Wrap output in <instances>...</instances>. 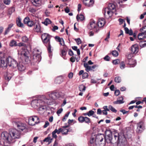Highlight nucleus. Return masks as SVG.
<instances>
[{"instance_id": "1", "label": "nucleus", "mask_w": 146, "mask_h": 146, "mask_svg": "<svg viewBox=\"0 0 146 146\" xmlns=\"http://www.w3.org/2000/svg\"><path fill=\"white\" fill-rule=\"evenodd\" d=\"M22 47L18 51L19 58L22 60H24L26 63L31 64L32 61L38 63L41 60V52L36 48L33 49L32 53L33 59H31V54L28 49H31V46H21Z\"/></svg>"}, {"instance_id": "2", "label": "nucleus", "mask_w": 146, "mask_h": 146, "mask_svg": "<svg viewBox=\"0 0 146 146\" xmlns=\"http://www.w3.org/2000/svg\"><path fill=\"white\" fill-rule=\"evenodd\" d=\"M105 143H117V146H125L127 143L126 139L121 133L115 131L105 136Z\"/></svg>"}, {"instance_id": "3", "label": "nucleus", "mask_w": 146, "mask_h": 146, "mask_svg": "<svg viewBox=\"0 0 146 146\" xmlns=\"http://www.w3.org/2000/svg\"><path fill=\"white\" fill-rule=\"evenodd\" d=\"M52 104V100L48 99L45 96H39L37 98L33 100L31 102L32 107L37 109L38 111H44L46 106Z\"/></svg>"}, {"instance_id": "4", "label": "nucleus", "mask_w": 146, "mask_h": 146, "mask_svg": "<svg viewBox=\"0 0 146 146\" xmlns=\"http://www.w3.org/2000/svg\"><path fill=\"white\" fill-rule=\"evenodd\" d=\"M21 137V132L15 128H13L10 131V140L14 142L16 139H19Z\"/></svg>"}, {"instance_id": "5", "label": "nucleus", "mask_w": 146, "mask_h": 146, "mask_svg": "<svg viewBox=\"0 0 146 146\" xmlns=\"http://www.w3.org/2000/svg\"><path fill=\"white\" fill-rule=\"evenodd\" d=\"M105 136L103 134H99L96 136V146H104L105 141L104 140Z\"/></svg>"}, {"instance_id": "6", "label": "nucleus", "mask_w": 146, "mask_h": 146, "mask_svg": "<svg viewBox=\"0 0 146 146\" xmlns=\"http://www.w3.org/2000/svg\"><path fill=\"white\" fill-rule=\"evenodd\" d=\"M12 121L13 125L17 127L18 129H19L18 130L20 131V132L26 129V124L18 121L17 119H13Z\"/></svg>"}, {"instance_id": "7", "label": "nucleus", "mask_w": 146, "mask_h": 146, "mask_svg": "<svg viewBox=\"0 0 146 146\" xmlns=\"http://www.w3.org/2000/svg\"><path fill=\"white\" fill-rule=\"evenodd\" d=\"M145 129V123L143 121H140L137 123L136 132L140 133L142 132Z\"/></svg>"}, {"instance_id": "8", "label": "nucleus", "mask_w": 146, "mask_h": 146, "mask_svg": "<svg viewBox=\"0 0 146 146\" xmlns=\"http://www.w3.org/2000/svg\"><path fill=\"white\" fill-rule=\"evenodd\" d=\"M60 96L58 92L55 91H52L48 92L47 94V97L48 99H50L52 100V104L53 100H55L58 98Z\"/></svg>"}, {"instance_id": "9", "label": "nucleus", "mask_w": 146, "mask_h": 146, "mask_svg": "<svg viewBox=\"0 0 146 146\" xmlns=\"http://www.w3.org/2000/svg\"><path fill=\"white\" fill-rule=\"evenodd\" d=\"M51 36L47 33H44L42 35L41 38L44 44L46 45L48 44V46H50V39Z\"/></svg>"}, {"instance_id": "10", "label": "nucleus", "mask_w": 146, "mask_h": 146, "mask_svg": "<svg viewBox=\"0 0 146 146\" xmlns=\"http://www.w3.org/2000/svg\"><path fill=\"white\" fill-rule=\"evenodd\" d=\"M39 118L36 116L29 117L28 119V123L30 125H34L39 122Z\"/></svg>"}, {"instance_id": "11", "label": "nucleus", "mask_w": 146, "mask_h": 146, "mask_svg": "<svg viewBox=\"0 0 146 146\" xmlns=\"http://www.w3.org/2000/svg\"><path fill=\"white\" fill-rule=\"evenodd\" d=\"M113 11H111L108 8H105L103 10V12L106 17L109 18L111 17L113 15Z\"/></svg>"}, {"instance_id": "12", "label": "nucleus", "mask_w": 146, "mask_h": 146, "mask_svg": "<svg viewBox=\"0 0 146 146\" xmlns=\"http://www.w3.org/2000/svg\"><path fill=\"white\" fill-rule=\"evenodd\" d=\"M78 119L79 122L81 123L85 122L86 123L89 124L90 122V118L86 117L80 116L78 117Z\"/></svg>"}, {"instance_id": "13", "label": "nucleus", "mask_w": 146, "mask_h": 146, "mask_svg": "<svg viewBox=\"0 0 146 146\" xmlns=\"http://www.w3.org/2000/svg\"><path fill=\"white\" fill-rule=\"evenodd\" d=\"M18 64L17 61L14 59L11 58V62L10 63V67L13 69L15 70L16 69Z\"/></svg>"}, {"instance_id": "14", "label": "nucleus", "mask_w": 146, "mask_h": 146, "mask_svg": "<svg viewBox=\"0 0 146 146\" xmlns=\"http://www.w3.org/2000/svg\"><path fill=\"white\" fill-rule=\"evenodd\" d=\"M89 27L90 29H94L95 31L97 32L99 31V29L98 28L96 27L95 21H92L90 23Z\"/></svg>"}, {"instance_id": "15", "label": "nucleus", "mask_w": 146, "mask_h": 146, "mask_svg": "<svg viewBox=\"0 0 146 146\" xmlns=\"http://www.w3.org/2000/svg\"><path fill=\"white\" fill-rule=\"evenodd\" d=\"M31 2L33 5L39 7L43 4L42 0H31Z\"/></svg>"}, {"instance_id": "16", "label": "nucleus", "mask_w": 146, "mask_h": 146, "mask_svg": "<svg viewBox=\"0 0 146 146\" xmlns=\"http://www.w3.org/2000/svg\"><path fill=\"white\" fill-rule=\"evenodd\" d=\"M9 57L6 59V62L3 60H2L0 59V68L2 67L3 69H5L6 68L7 64H9L8 62Z\"/></svg>"}, {"instance_id": "17", "label": "nucleus", "mask_w": 146, "mask_h": 146, "mask_svg": "<svg viewBox=\"0 0 146 146\" xmlns=\"http://www.w3.org/2000/svg\"><path fill=\"white\" fill-rule=\"evenodd\" d=\"M83 2L86 6L88 7L92 6L94 3L93 0H83Z\"/></svg>"}, {"instance_id": "18", "label": "nucleus", "mask_w": 146, "mask_h": 146, "mask_svg": "<svg viewBox=\"0 0 146 146\" xmlns=\"http://www.w3.org/2000/svg\"><path fill=\"white\" fill-rule=\"evenodd\" d=\"M105 23V20L104 18H100L98 21V25L99 27H103Z\"/></svg>"}, {"instance_id": "19", "label": "nucleus", "mask_w": 146, "mask_h": 146, "mask_svg": "<svg viewBox=\"0 0 146 146\" xmlns=\"http://www.w3.org/2000/svg\"><path fill=\"white\" fill-rule=\"evenodd\" d=\"M129 50L132 54H136L138 52L139 48L138 46H131Z\"/></svg>"}, {"instance_id": "20", "label": "nucleus", "mask_w": 146, "mask_h": 146, "mask_svg": "<svg viewBox=\"0 0 146 146\" xmlns=\"http://www.w3.org/2000/svg\"><path fill=\"white\" fill-rule=\"evenodd\" d=\"M67 48L66 47H64L63 49L60 50L61 53L60 55L65 60L66 59L65 57L67 54Z\"/></svg>"}, {"instance_id": "21", "label": "nucleus", "mask_w": 146, "mask_h": 146, "mask_svg": "<svg viewBox=\"0 0 146 146\" xmlns=\"http://www.w3.org/2000/svg\"><path fill=\"white\" fill-rule=\"evenodd\" d=\"M96 136H92L90 140V146H96V145L95 138Z\"/></svg>"}, {"instance_id": "22", "label": "nucleus", "mask_w": 146, "mask_h": 146, "mask_svg": "<svg viewBox=\"0 0 146 146\" xmlns=\"http://www.w3.org/2000/svg\"><path fill=\"white\" fill-rule=\"evenodd\" d=\"M55 38L56 40L59 42L61 46H64V40L62 38H60L58 36H55Z\"/></svg>"}, {"instance_id": "23", "label": "nucleus", "mask_w": 146, "mask_h": 146, "mask_svg": "<svg viewBox=\"0 0 146 146\" xmlns=\"http://www.w3.org/2000/svg\"><path fill=\"white\" fill-rule=\"evenodd\" d=\"M51 134H49L47 137L45 138L44 140V142H48L49 144L51 143L53 140V139L51 138Z\"/></svg>"}, {"instance_id": "24", "label": "nucleus", "mask_w": 146, "mask_h": 146, "mask_svg": "<svg viewBox=\"0 0 146 146\" xmlns=\"http://www.w3.org/2000/svg\"><path fill=\"white\" fill-rule=\"evenodd\" d=\"M68 127V126H65L61 128V130H62L61 133L62 135H66L68 134L69 130L68 129H66V128Z\"/></svg>"}, {"instance_id": "25", "label": "nucleus", "mask_w": 146, "mask_h": 146, "mask_svg": "<svg viewBox=\"0 0 146 146\" xmlns=\"http://www.w3.org/2000/svg\"><path fill=\"white\" fill-rule=\"evenodd\" d=\"M34 30L37 33H41L42 32L41 30L39 24H36L34 28Z\"/></svg>"}, {"instance_id": "26", "label": "nucleus", "mask_w": 146, "mask_h": 146, "mask_svg": "<svg viewBox=\"0 0 146 146\" xmlns=\"http://www.w3.org/2000/svg\"><path fill=\"white\" fill-rule=\"evenodd\" d=\"M119 100H117V101L113 102V104H120L123 103L124 102L123 101V98L122 96L119 97Z\"/></svg>"}, {"instance_id": "27", "label": "nucleus", "mask_w": 146, "mask_h": 146, "mask_svg": "<svg viewBox=\"0 0 146 146\" xmlns=\"http://www.w3.org/2000/svg\"><path fill=\"white\" fill-rule=\"evenodd\" d=\"M17 66L18 70L21 71H24L25 69V66L21 62L19 63Z\"/></svg>"}, {"instance_id": "28", "label": "nucleus", "mask_w": 146, "mask_h": 146, "mask_svg": "<svg viewBox=\"0 0 146 146\" xmlns=\"http://www.w3.org/2000/svg\"><path fill=\"white\" fill-rule=\"evenodd\" d=\"M1 137L4 139L8 141L9 135L6 132H3L1 135Z\"/></svg>"}, {"instance_id": "29", "label": "nucleus", "mask_w": 146, "mask_h": 146, "mask_svg": "<svg viewBox=\"0 0 146 146\" xmlns=\"http://www.w3.org/2000/svg\"><path fill=\"white\" fill-rule=\"evenodd\" d=\"M146 38V33L143 32L139 34L138 38L139 40H141Z\"/></svg>"}, {"instance_id": "30", "label": "nucleus", "mask_w": 146, "mask_h": 146, "mask_svg": "<svg viewBox=\"0 0 146 146\" xmlns=\"http://www.w3.org/2000/svg\"><path fill=\"white\" fill-rule=\"evenodd\" d=\"M21 19L20 18H18L16 20V23L18 26L20 27H23V24L21 22Z\"/></svg>"}, {"instance_id": "31", "label": "nucleus", "mask_w": 146, "mask_h": 146, "mask_svg": "<svg viewBox=\"0 0 146 146\" xmlns=\"http://www.w3.org/2000/svg\"><path fill=\"white\" fill-rule=\"evenodd\" d=\"M47 49L49 53V56L50 58L52 56V53L54 50L52 46H48Z\"/></svg>"}, {"instance_id": "32", "label": "nucleus", "mask_w": 146, "mask_h": 146, "mask_svg": "<svg viewBox=\"0 0 146 146\" xmlns=\"http://www.w3.org/2000/svg\"><path fill=\"white\" fill-rule=\"evenodd\" d=\"M4 78L6 81L5 82V84L4 85V86H5V85H7L8 84L9 81V78L8 76V74L7 72L4 75Z\"/></svg>"}, {"instance_id": "33", "label": "nucleus", "mask_w": 146, "mask_h": 146, "mask_svg": "<svg viewBox=\"0 0 146 146\" xmlns=\"http://www.w3.org/2000/svg\"><path fill=\"white\" fill-rule=\"evenodd\" d=\"M108 8L111 11H113L115 9V5L113 3H110L108 4Z\"/></svg>"}, {"instance_id": "34", "label": "nucleus", "mask_w": 146, "mask_h": 146, "mask_svg": "<svg viewBox=\"0 0 146 146\" xmlns=\"http://www.w3.org/2000/svg\"><path fill=\"white\" fill-rule=\"evenodd\" d=\"M84 66L86 68L85 70L87 72H88L90 71L91 70V66H89L87 63H84Z\"/></svg>"}, {"instance_id": "35", "label": "nucleus", "mask_w": 146, "mask_h": 146, "mask_svg": "<svg viewBox=\"0 0 146 146\" xmlns=\"http://www.w3.org/2000/svg\"><path fill=\"white\" fill-rule=\"evenodd\" d=\"M76 19L78 21H82L84 19V16L82 14H80L79 15H77L76 17Z\"/></svg>"}, {"instance_id": "36", "label": "nucleus", "mask_w": 146, "mask_h": 146, "mask_svg": "<svg viewBox=\"0 0 146 146\" xmlns=\"http://www.w3.org/2000/svg\"><path fill=\"white\" fill-rule=\"evenodd\" d=\"M136 62L135 59H131L129 61V64L130 65H132L133 67H134L136 64Z\"/></svg>"}, {"instance_id": "37", "label": "nucleus", "mask_w": 146, "mask_h": 146, "mask_svg": "<svg viewBox=\"0 0 146 146\" xmlns=\"http://www.w3.org/2000/svg\"><path fill=\"white\" fill-rule=\"evenodd\" d=\"M115 82L117 83H120L121 82V79L120 77L117 76L115 77L114 79Z\"/></svg>"}, {"instance_id": "38", "label": "nucleus", "mask_w": 146, "mask_h": 146, "mask_svg": "<svg viewBox=\"0 0 146 146\" xmlns=\"http://www.w3.org/2000/svg\"><path fill=\"white\" fill-rule=\"evenodd\" d=\"M125 65L123 61L121 62L120 63L119 67L120 68L121 70L124 69L125 67Z\"/></svg>"}, {"instance_id": "39", "label": "nucleus", "mask_w": 146, "mask_h": 146, "mask_svg": "<svg viewBox=\"0 0 146 146\" xmlns=\"http://www.w3.org/2000/svg\"><path fill=\"white\" fill-rule=\"evenodd\" d=\"M72 48L74 50L76 51L77 54L78 55L80 54V50L79 49H78L77 46H72Z\"/></svg>"}, {"instance_id": "40", "label": "nucleus", "mask_w": 146, "mask_h": 146, "mask_svg": "<svg viewBox=\"0 0 146 146\" xmlns=\"http://www.w3.org/2000/svg\"><path fill=\"white\" fill-rule=\"evenodd\" d=\"M133 54L132 53H127L126 54V57L128 59H131V58L133 56Z\"/></svg>"}, {"instance_id": "41", "label": "nucleus", "mask_w": 146, "mask_h": 146, "mask_svg": "<svg viewBox=\"0 0 146 146\" xmlns=\"http://www.w3.org/2000/svg\"><path fill=\"white\" fill-rule=\"evenodd\" d=\"M51 23V21L48 19L46 18L45 19V21L43 23L47 26L48 24H50Z\"/></svg>"}, {"instance_id": "42", "label": "nucleus", "mask_w": 146, "mask_h": 146, "mask_svg": "<svg viewBox=\"0 0 146 146\" xmlns=\"http://www.w3.org/2000/svg\"><path fill=\"white\" fill-rule=\"evenodd\" d=\"M86 87L83 85H81L79 86V89L80 91H84L86 89Z\"/></svg>"}, {"instance_id": "43", "label": "nucleus", "mask_w": 146, "mask_h": 146, "mask_svg": "<svg viewBox=\"0 0 146 146\" xmlns=\"http://www.w3.org/2000/svg\"><path fill=\"white\" fill-rule=\"evenodd\" d=\"M34 23L33 21L30 20L26 25L29 27H32L34 25Z\"/></svg>"}, {"instance_id": "44", "label": "nucleus", "mask_w": 146, "mask_h": 146, "mask_svg": "<svg viewBox=\"0 0 146 146\" xmlns=\"http://www.w3.org/2000/svg\"><path fill=\"white\" fill-rule=\"evenodd\" d=\"M30 21L29 18L28 17H26L24 19L23 22L24 24H27V23Z\"/></svg>"}, {"instance_id": "45", "label": "nucleus", "mask_w": 146, "mask_h": 146, "mask_svg": "<svg viewBox=\"0 0 146 146\" xmlns=\"http://www.w3.org/2000/svg\"><path fill=\"white\" fill-rule=\"evenodd\" d=\"M120 62V61L119 59H117L114 60L112 62L113 64L114 65H117L119 64Z\"/></svg>"}, {"instance_id": "46", "label": "nucleus", "mask_w": 146, "mask_h": 146, "mask_svg": "<svg viewBox=\"0 0 146 146\" xmlns=\"http://www.w3.org/2000/svg\"><path fill=\"white\" fill-rule=\"evenodd\" d=\"M109 108L110 110L116 113L117 112V110L115 108L111 106H109Z\"/></svg>"}, {"instance_id": "47", "label": "nucleus", "mask_w": 146, "mask_h": 146, "mask_svg": "<svg viewBox=\"0 0 146 146\" xmlns=\"http://www.w3.org/2000/svg\"><path fill=\"white\" fill-rule=\"evenodd\" d=\"M61 78L60 77H57L55 80V82L56 83L60 84L61 83Z\"/></svg>"}, {"instance_id": "48", "label": "nucleus", "mask_w": 146, "mask_h": 146, "mask_svg": "<svg viewBox=\"0 0 146 146\" xmlns=\"http://www.w3.org/2000/svg\"><path fill=\"white\" fill-rule=\"evenodd\" d=\"M22 40L24 42H27L28 40V38L26 36H24L22 38Z\"/></svg>"}, {"instance_id": "49", "label": "nucleus", "mask_w": 146, "mask_h": 146, "mask_svg": "<svg viewBox=\"0 0 146 146\" xmlns=\"http://www.w3.org/2000/svg\"><path fill=\"white\" fill-rule=\"evenodd\" d=\"M112 54L115 57H116L118 55V52L116 50L113 51Z\"/></svg>"}, {"instance_id": "50", "label": "nucleus", "mask_w": 146, "mask_h": 146, "mask_svg": "<svg viewBox=\"0 0 146 146\" xmlns=\"http://www.w3.org/2000/svg\"><path fill=\"white\" fill-rule=\"evenodd\" d=\"M88 115L89 116H90L94 115V112L92 110H90L88 113Z\"/></svg>"}, {"instance_id": "51", "label": "nucleus", "mask_w": 146, "mask_h": 146, "mask_svg": "<svg viewBox=\"0 0 146 146\" xmlns=\"http://www.w3.org/2000/svg\"><path fill=\"white\" fill-rule=\"evenodd\" d=\"M88 76V74L87 72L84 73L82 75V78L84 79L87 78Z\"/></svg>"}, {"instance_id": "52", "label": "nucleus", "mask_w": 146, "mask_h": 146, "mask_svg": "<svg viewBox=\"0 0 146 146\" xmlns=\"http://www.w3.org/2000/svg\"><path fill=\"white\" fill-rule=\"evenodd\" d=\"M56 133L55 131L54 130V131H53L52 133V137L53 138H54L55 139H56L57 137V136L56 135Z\"/></svg>"}, {"instance_id": "53", "label": "nucleus", "mask_w": 146, "mask_h": 146, "mask_svg": "<svg viewBox=\"0 0 146 146\" xmlns=\"http://www.w3.org/2000/svg\"><path fill=\"white\" fill-rule=\"evenodd\" d=\"M61 128H60L58 130L57 129H55L54 130L55 131L56 133H57V134H59L60 132H61L62 130H61Z\"/></svg>"}, {"instance_id": "54", "label": "nucleus", "mask_w": 146, "mask_h": 146, "mask_svg": "<svg viewBox=\"0 0 146 146\" xmlns=\"http://www.w3.org/2000/svg\"><path fill=\"white\" fill-rule=\"evenodd\" d=\"M68 54L70 56H72L74 55V53L71 49H69L68 50Z\"/></svg>"}, {"instance_id": "55", "label": "nucleus", "mask_w": 146, "mask_h": 146, "mask_svg": "<svg viewBox=\"0 0 146 146\" xmlns=\"http://www.w3.org/2000/svg\"><path fill=\"white\" fill-rule=\"evenodd\" d=\"M141 31H143L144 32V33H146V25L143 27L141 28L140 29Z\"/></svg>"}, {"instance_id": "56", "label": "nucleus", "mask_w": 146, "mask_h": 146, "mask_svg": "<svg viewBox=\"0 0 146 146\" xmlns=\"http://www.w3.org/2000/svg\"><path fill=\"white\" fill-rule=\"evenodd\" d=\"M11 46H17L16 42L15 40H13L11 41Z\"/></svg>"}, {"instance_id": "57", "label": "nucleus", "mask_w": 146, "mask_h": 146, "mask_svg": "<svg viewBox=\"0 0 146 146\" xmlns=\"http://www.w3.org/2000/svg\"><path fill=\"white\" fill-rule=\"evenodd\" d=\"M15 11V9L14 7H11L10 8V15Z\"/></svg>"}, {"instance_id": "58", "label": "nucleus", "mask_w": 146, "mask_h": 146, "mask_svg": "<svg viewBox=\"0 0 146 146\" xmlns=\"http://www.w3.org/2000/svg\"><path fill=\"white\" fill-rule=\"evenodd\" d=\"M75 40L78 45H79L81 42V40L79 38L76 39Z\"/></svg>"}, {"instance_id": "59", "label": "nucleus", "mask_w": 146, "mask_h": 146, "mask_svg": "<svg viewBox=\"0 0 146 146\" xmlns=\"http://www.w3.org/2000/svg\"><path fill=\"white\" fill-rule=\"evenodd\" d=\"M116 96H118L120 94V91L119 90H116L114 92Z\"/></svg>"}, {"instance_id": "60", "label": "nucleus", "mask_w": 146, "mask_h": 146, "mask_svg": "<svg viewBox=\"0 0 146 146\" xmlns=\"http://www.w3.org/2000/svg\"><path fill=\"white\" fill-rule=\"evenodd\" d=\"M9 31V25H8L7 28L6 29L5 32L4 33V35H6L8 34Z\"/></svg>"}, {"instance_id": "61", "label": "nucleus", "mask_w": 146, "mask_h": 146, "mask_svg": "<svg viewBox=\"0 0 146 146\" xmlns=\"http://www.w3.org/2000/svg\"><path fill=\"white\" fill-rule=\"evenodd\" d=\"M76 58L74 56H72L70 58V61L72 62H74L75 61Z\"/></svg>"}, {"instance_id": "62", "label": "nucleus", "mask_w": 146, "mask_h": 146, "mask_svg": "<svg viewBox=\"0 0 146 146\" xmlns=\"http://www.w3.org/2000/svg\"><path fill=\"white\" fill-rule=\"evenodd\" d=\"M98 66L97 64H95L93 66H91V70H93L94 71V70H93L96 67H97Z\"/></svg>"}, {"instance_id": "63", "label": "nucleus", "mask_w": 146, "mask_h": 146, "mask_svg": "<svg viewBox=\"0 0 146 146\" xmlns=\"http://www.w3.org/2000/svg\"><path fill=\"white\" fill-rule=\"evenodd\" d=\"M49 125V123L48 121H46L45 122L44 125V128L46 127Z\"/></svg>"}, {"instance_id": "64", "label": "nucleus", "mask_w": 146, "mask_h": 146, "mask_svg": "<svg viewBox=\"0 0 146 146\" xmlns=\"http://www.w3.org/2000/svg\"><path fill=\"white\" fill-rule=\"evenodd\" d=\"M104 59L106 61H109L110 60V58L108 56L106 55L104 58Z\"/></svg>"}]
</instances>
